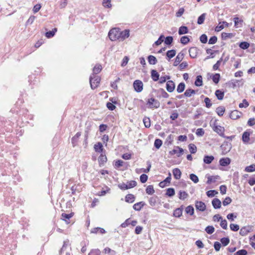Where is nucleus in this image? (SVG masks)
<instances>
[{"mask_svg":"<svg viewBox=\"0 0 255 255\" xmlns=\"http://www.w3.org/2000/svg\"><path fill=\"white\" fill-rule=\"evenodd\" d=\"M120 29L118 28H113L109 32V38L112 41L120 39Z\"/></svg>","mask_w":255,"mask_h":255,"instance_id":"nucleus-1","label":"nucleus"},{"mask_svg":"<svg viewBox=\"0 0 255 255\" xmlns=\"http://www.w3.org/2000/svg\"><path fill=\"white\" fill-rule=\"evenodd\" d=\"M101 81L100 78L94 74L90 76V83L92 89H96L99 85Z\"/></svg>","mask_w":255,"mask_h":255,"instance_id":"nucleus-2","label":"nucleus"},{"mask_svg":"<svg viewBox=\"0 0 255 255\" xmlns=\"http://www.w3.org/2000/svg\"><path fill=\"white\" fill-rule=\"evenodd\" d=\"M146 104L150 109H157L160 107L159 102L153 98L148 99Z\"/></svg>","mask_w":255,"mask_h":255,"instance_id":"nucleus-3","label":"nucleus"},{"mask_svg":"<svg viewBox=\"0 0 255 255\" xmlns=\"http://www.w3.org/2000/svg\"><path fill=\"white\" fill-rule=\"evenodd\" d=\"M213 129L214 131L217 132L219 135L224 136V128L220 126L216 125V121L213 126Z\"/></svg>","mask_w":255,"mask_h":255,"instance_id":"nucleus-4","label":"nucleus"},{"mask_svg":"<svg viewBox=\"0 0 255 255\" xmlns=\"http://www.w3.org/2000/svg\"><path fill=\"white\" fill-rule=\"evenodd\" d=\"M134 90L137 92H140L143 89V83L140 81L136 80L133 84Z\"/></svg>","mask_w":255,"mask_h":255,"instance_id":"nucleus-5","label":"nucleus"},{"mask_svg":"<svg viewBox=\"0 0 255 255\" xmlns=\"http://www.w3.org/2000/svg\"><path fill=\"white\" fill-rule=\"evenodd\" d=\"M183 152V149L182 148L175 146L173 150L169 151V154L171 155L176 154L177 157H180Z\"/></svg>","mask_w":255,"mask_h":255,"instance_id":"nucleus-6","label":"nucleus"},{"mask_svg":"<svg viewBox=\"0 0 255 255\" xmlns=\"http://www.w3.org/2000/svg\"><path fill=\"white\" fill-rule=\"evenodd\" d=\"M195 208L197 210L204 212L206 209V206L204 202L197 201L195 202Z\"/></svg>","mask_w":255,"mask_h":255,"instance_id":"nucleus-7","label":"nucleus"},{"mask_svg":"<svg viewBox=\"0 0 255 255\" xmlns=\"http://www.w3.org/2000/svg\"><path fill=\"white\" fill-rule=\"evenodd\" d=\"M175 88V85L173 81L170 80L167 81L166 83V88L168 92H172L174 90Z\"/></svg>","mask_w":255,"mask_h":255,"instance_id":"nucleus-8","label":"nucleus"},{"mask_svg":"<svg viewBox=\"0 0 255 255\" xmlns=\"http://www.w3.org/2000/svg\"><path fill=\"white\" fill-rule=\"evenodd\" d=\"M252 228L250 226H246L242 228L240 231V234L242 236H246L251 231Z\"/></svg>","mask_w":255,"mask_h":255,"instance_id":"nucleus-9","label":"nucleus"},{"mask_svg":"<svg viewBox=\"0 0 255 255\" xmlns=\"http://www.w3.org/2000/svg\"><path fill=\"white\" fill-rule=\"evenodd\" d=\"M198 49L195 47H191L189 49L190 56L192 58L196 57L198 54Z\"/></svg>","mask_w":255,"mask_h":255,"instance_id":"nucleus-10","label":"nucleus"},{"mask_svg":"<svg viewBox=\"0 0 255 255\" xmlns=\"http://www.w3.org/2000/svg\"><path fill=\"white\" fill-rule=\"evenodd\" d=\"M184 58V54L182 52H180L178 54L175 58V61L174 62V66H177L180 62Z\"/></svg>","mask_w":255,"mask_h":255,"instance_id":"nucleus-11","label":"nucleus"},{"mask_svg":"<svg viewBox=\"0 0 255 255\" xmlns=\"http://www.w3.org/2000/svg\"><path fill=\"white\" fill-rule=\"evenodd\" d=\"M120 39L119 40H124L129 37V31L127 29L122 31L120 30Z\"/></svg>","mask_w":255,"mask_h":255,"instance_id":"nucleus-12","label":"nucleus"},{"mask_svg":"<svg viewBox=\"0 0 255 255\" xmlns=\"http://www.w3.org/2000/svg\"><path fill=\"white\" fill-rule=\"evenodd\" d=\"M250 133L248 131H245L242 135V140L244 143H249L250 141Z\"/></svg>","mask_w":255,"mask_h":255,"instance_id":"nucleus-13","label":"nucleus"},{"mask_svg":"<svg viewBox=\"0 0 255 255\" xmlns=\"http://www.w3.org/2000/svg\"><path fill=\"white\" fill-rule=\"evenodd\" d=\"M221 147L223 150V152L227 153L230 151L231 149V144L226 142L223 144Z\"/></svg>","mask_w":255,"mask_h":255,"instance_id":"nucleus-14","label":"nucleus"},{"mask_svg":"<svg viewBox=\"0 0 255 255\" xmlns=\"http://www.w3.org/2000/svg\"><path fill=\"white\" fill-rule=\"evenodd\" d=\"M231 162V159L229 158H222L220 159V164L223 166H226L230 164Z\"/></svg>","mask_w":255,"mask_h":255,"instance_id":"nucleus-15","label":"nucleus"},{"mask_svg":"<svg viewBox=\"0 0 255 255\" xmlns=\"http://www.w3.org/2000/svg\"><path fill=\"white\" fill-rule=\"evenodd\" d=\"M212 205L215 209H219L221 206V202L218 198H214L212 202Z\"/></svg>","mask_w":255,"mask_h":255,"instance_id":"nucleus-16","label":"nucleus"},{"mask_svg":"<svg viewBox=\"0 0 255 255\" xmlns=\"http://www.w3.org/2000/svg\"><path fill=\"white\" fill-rule=\"evenodd\" d=\"M228 26L229 23L226 21L220 22L219 25L216 27L215 30L216 31H220L224 28V26L228 27Z\"/></svg>","mask_w":255,"mask_h":255,"instance_id":"nucleus-17","label":"nucleus"},{"mask_svg":"<svg viewBox=\"0 0 255 255\" xmlns=\"http://www.w3.org/2000/svg\"><path fill=\"white\" fill-rule=\"evenodd\" d=\"M173 174L176 179H179L181 178V172L179 169L176 168L173 170Z\"/></svg>","mask_w":255,"mask_h":255,"instance_id":"nucleus-18","label":"nucleus"},{"mask_svg":"<svg viewBox=\"0 0 255 255\" xmlns=\"http://www.w3.org/2000/svg\"><path fill=\"white\" fill-rule=\"evenodd\" d=\"M208 180L207 183L210 184L213 182H215L217 180L220 179V177L218 175L216 176H209L208 177Z\"/></svg>","mask_w":255,"mask_h":255,"instance_id":"nucleus-19","label":"nucleus"},{"mask_svg":"<svg viewBox=\"0 0 255 255\" xmlns=\"http://www.w3.org/2000/svg\"><path fill=\"white\" fill-rule=\"evenodd\" d=\"M241 113L237 110L232 111L230 114V118L233 120H236L240 117Z\"/></svg>","mask_w":255,"mask_h":255,"instance_id":"nucleus-20","label":"nucleus"},{"mask_svg":"<svg viewBox=\"0 0 255 255\" xmlns=\"http://www.w3.org/2000/svg\"><path fill=\"white\" fill-rule=\"evenodd\" d=\"M94 149L95 151L98 152H102L103 150V146L102 144L99 142L94 145Z\"/></svg>","mask_w":255,"mask_h":255,"instance_id":"nucleus-21","label":"nucleus"},{"mask_svg":"<svg viewBox=\"0 0 255 255\" xmlns=\"http://www.w3.org/2000/svg\"><path fill=\"white\" fill-rule=\"evenodd\" d=\"M135 200V197L133 194H129L126 195L125 201L128 203H133Z\"/></svg>","mask_w":255,"mask_h":255,"instance_id":"nucleus-22","label":"nucleus"},{"mask_svg":"<svg viewBox=\"0 0 255 255\" xmlns=\"http://www.w3.org/2000/svg\"><path fill=\"white\" fill-rule=\"evenodd\" d=\"M144 205V203L143 202H139L134 204L133 208L135 211H140Z\"/></svg>","mask_w":255,"mask_h":255,"instance_id":"nucleus-23","label":"nucleus"},{"mask_svg":"<svg viewBox=\"0 0 255 255\" xmlns=\"http://www.w3.org/2000/svg\"><path fill=\"white\" fill-rule=\"evenodd\" d=\"M214 159V157L212 155H206L204 156L203 161L206 164H210Z\"/></svg>","mask_w":255,"mask_h":255,"instance_id":"nucleus-24","label":"nucleus"},{"mask_svg":"<svg viewBox=\"0 0 255 255\" xmlns=\"http://www.w3.org/2000/svg\"><path fill=\"white\" fill-rule=\"evenodd\" d=\"M151 76L154 81H157L159 79V74L156 70H152L151 72Z\"/></svg>","mask_w":255,"mask_h":255,"instance_id":"nucleus-25","label":"nucleus"},{"mask_svg":"<svg viewBox=\"0 0 255 255\" xmlns=\"http://www.w3.org/2000/svg\"><path fill=\"white\" fill-rule=\"evenodd\" d=\"M188 32V28L187 26H182L179 28L178 34L179 35H183L186 34Z\"/></svg>","mask_w":255,"mask_h":255,"instance_id":"nucleus-26","label":"nucleus"},{"mask_svg":"<svg viewBox=\"0 0 255 255\" xmlns=\"http://www.w3.org/2000/svg\"><path fill=\"white\" fill-rule=\"evenodd\" d=\"M148 62L151 65H155L157 62L156 57L153 55H149L147 57Z\"/></svg>","mask_w":255,"mask_h":255,"instance_id":"nucleus-27","label":"nucleus"},{"mask_svg":"<svg viewBox=\"0 0 255 255\" xmlns=\"http://www.w3.org/2000/svg\"><path fill=\"white\" fill-rule=\"evenodd\" d=\"M196 92L194 90L191 89H187L184 93V96L187 97H190L192 95L195 94Z\"/></svg>","mask_w":255,"mask_h":255,"instance_id":"nucleus-28","label":"nucleus"},{"mask_svg":"<svg viewBox=\"0 0 255 255\" xmlns=\"http://www.w3.org/2000/svg\"><path fill=\"white\" fill-rule=\"evenodd\" d=\"M182 214V209L178 208L175 209L173 212V216L175 217H180Z\"/></svg>","mask_w":255,"mask_h":255,"instance_id":"nucleus-29","label":"nucleus"},{"mask_svg":"<svg viewBox=\"0 0 255 255\" xmlns=\"http://www.w3.org/2000/svg\"><path fill=\"white\" fill-rule=\"evenodd\" d=\"M215 95L218 100H221L224 98V93L220 90H217L215 92Z\"/></svg>","mask_w":255,"mask_h":255,"instance_id":"nucleus-30","label":"nucleus"},{"mask_svg":"<svg viewBox=\"0 0 255 255\" xmlns=\"http://www.w3.org/2000/svg\"><path fill=\"white\" fill-rule=\"evenodd\" d=\"M107 160V157L105 155L101 154V155L98 158V161L100 165L104 164L105 162H106Z\"/></svg>","mask_w":255,"mask_h":255,"instance_id":"nucleus-31","label":"nucleus"},{"mask_svg":"<svg viewBox=\"0 0 255 255\" xmlns=\"http://www.w3.org/2000/svg\"><path fill=\"white\" fill-rule=\"evenodd\" d=\"M202 84V77L201 75L197 76L195 82V85L197 87H200Z\"/></svg>","mask_w":255,"mask_h":255,"instance_id":"nucleus-32","label":"nucleus"},{"mask_svg":"<svg viewBox=\"0 0 255 255\" xmlns=\"http://www.w3.org/2000/svg\"><path fill=\"white\" fill-rule=\"evenodd\" d=\"M225 111V109L223 106H220L216 109V112L219 116H222Z\"/></svg>","mask_w":255,"mask_h":255,"instance_id":"nucleus-33","label":"nucleus"},{"mask_svg":"<svg viewBox=\"0 0 255 255\" xmlns=\"http://www.w3.org/2000/svg\"><path fill=\"white\" fill-rule=\"evenodd\" d=\"M185 88V85L184 83H180L177 86V92L178 93H181L184 91Z\"/></svg>","mask_w":255,"mask_h":255,"instance_id":"nucleus-34","label":"nucleus"},{"mask_svg":"<svg viewBox=\"0 0 255 255\" xmlns=\"http://www.w3.org/2000/svg\"><path fill=\"white\" fill-rule=\"evenodd\" d=\"M57 28H55L53 29H52V30L47 32L45 33V36L48 38H51L55 35V33L57 31Z\"/></svg>","mask_w":255,"mask_h":255,"instance_id":"nucleus-35","label":"nucleus"},{"mask_svg":"<svg viewBox=\"0 0 255 255\" xmlns=\"http://www.w3.org/2000/svg\"><path fill=\"white\" fill-rule=\"evenodd\" d=\"M185 212L187 214L192 216L194 213V208L191 205L188 206L185 208Z\"/></svg>","mask_w":255,"mask_h":255,"instance_id":"nucleus-36","label":"nucleus"},{"mask_svg":"<svg viewBox=\"0 0 255 255\" xmlns=\"http://www.w3.org/2000/svg\"><path fill=\"white\" fill-rule=\"evenodd\" d=\"M165 195L169 197H172L175 195V190L173 188H169L166 189Z\"/></svg>","mask_w":255,"mask_h":255,"instance_id":"nucleus-37","label":"nucleus"},{"mask_svg":"<svg viewBox=\"0 0 255 255\" xmlns=\"http://www.w3.org/2000/svg\"><path fill=\"white\" fill-rule=\"evenodd\" d=\"M72 216H73L72 213L69 214H67L66 213H62L61 215L62 219L63 220H65L67 223H68V222H67V220H69Z\"/></svg>","mask_w":255,"mask_h":255,"instance_id":"nucleus-38","label":"nucleus"},{"mask_svg":"<svg viewBox=\"0 0 255 255\" xmlns=\"http://www.w3.org/2000/svg\"><path fill=\"white\" fill-rule=\"evenodd\" d=\"M155 191L152 185H148L146 189V193L148 195H152Z\"/></svg>","mask_w":255,"mask_h":255,"instance_id":"nucleus-39","label":"nucleus"},{"mask_svg":"<svg viewBox=\"0 0 255 255\" xmlns=\"http://www.w3.org/2000/svg\"><path fill=\"white\" fill-rule=\"evenodd\" d=\"M102 70V66L101 65H96L93 69V74L95 75L100 73Z\"/></svg>","mask_w":255,"mask_h":255,"instance_id":"nucleus-40","label":"nucleus"},{"mask_svg":"<svg viewBox=\"0 0 255 255\" xmlns=\"http://www.w3.org/2000/svg\"><path fill=\"white\" fill-rule=\"evenodd\" d=\"M176 54V51L175 50H168L166 52V56L169 58L170 59L173 57Z\"/></svg>","mask_w":255,"mask_h":255,"instance_id":"nucleus-41","label":"nucleus"},{"mask_svg":"<svg viewBox=\"0 0 255 255\" xmlns=\"http://www.w3.org/2000/svg\"><path fill=\"white\" fill-rule=\"evenodd\" d=\"M206 17V13L202 14L198 18L197 23L198 24H202L203 23Z\"/></svg>","mask_w":255,"mask_h":255,"instance_id":"nucleus-42","label":"nucleus"},{"mask_svg":"<svg viewBox=\"0 0 255 255\" xmlns=\"http://www.w3.org/2000/svg\"><path fill=\"white\" fill-rule=\"evenodd\" d=\"M164 35H161L159 36L158 39L154 42L153 46H154V45L156 46H158V45H160L163 42V41L164 40Z\"/></svg>","mask_w":255,"mask_h":255,"instance_id":"nucleus-43","label":"nucleus"},{"mask_svg":"<svg viewBox=\"0 0 255 255\" xmlns=\"http://www.w3.org/2000/svg\"><path fill=\"white\" fill-rule=\"evenodd\" d=\"M188 197V194L185 191H180L179 193V198L181 200H184Z\"/></svg>","mask_w":255,"mask_h":255,"instance_id":"nucleus-44","label":"nucleus"},{"mask_svg":"<svg viewBox=\"0 0 255 255\" xmlns=\"http://www.w3.org/2000/svg\"><path fill=\"white\" fill-rule=\"evenodd\" d=\"M234 36L233 34L231 33L223 32L222 33V38L223 39H227V38H231Z\"/></svg>","mask_w":255,"mask_h":255,"instance_id":"nucleus-45","label":"nucleus"},{"mask_svg":"<svg viewBox=\"0 0 255 255\" xmlns=\"http://www.w3.org/2000/svg\"><path fill=\"white\" fill-rule=\"evenodd\" d=\"M245 171L248 172L255 171V164H252L250 166H247L245 168Z\"/></svg>","mask_w":255,"mask_h":255,"instance_id":"nucleus-46","label":"nucleus"},{"mask_svg":"<svg viewBox=\"0 0 255 255\" xmlns=\"http://www.w3.org/2000/svg\"><path fill=\"white\" fill-rule=\"evenodd\" d=\"M189 41L190 39L187 36H183L180 38V42L184 45L187 44Z\"/></svg>","mask_w":255,"mask_h":255,"instance_id":"nucleus-47","label":"nucleus"},{"mask_svg":"<svg viewBox=\"0 0 255 255\" xmlns=\"http://www.w3.org/2000/svg\"><path fill=\"white\" fill-rule=\"evenodd\" d=\"M205 231L208 234H212L215 231V228L212 226H208L205 228Z\"/></svg>","mask_w":255,"mask_h":255,"instance_id":"nucleus-48","label":"nucleus"},{"mask_svg":"<svg viewBox=\"0 0 255 255\" xmlns=\"http://www.w3.org/2000/svg\"><path fill=\"white\" fill-rule=\"evenodd\" d=\"M162 144V141L160 139H156L154 141V146L159 149Z\"/></svg>","mask_w":255,"mask_h":255,"instance_id":"nucleus-49","label":"nucleus"},{"mask_svg":"<svg viewBox=\"0 0 255 255\" xmlns=\"http://www.w3.org/2000/svg\"><path fill=\"white\" fill-rule=\"evenodd\" d=\"M143 124L146 128H149L150 126V120L149 118L144 117L143 119Z\"/></svg>","mask_w":255,"mask_h":255,"instance_id":"nucleus-50","label":"nucleus"},{"mask_svg":"<svg viewBox=\"0 0 255 255\" xmlns=\"http://www.w3.org/2000/svg\"><path fill=\"white\" fill-rule=\"evenodd\" d=\"M239 46L243 49H247L250 46V44L247 42H242L240 43Z\"/></svg>","mask_w":255,"mask_h":255,"instance_id":"nucleus-51","label":"nucleus"},{"mask_svg":"<svg viewBox=\"0 0 255 255\" xmlns=\"http://www.w3.org/2000/svg\"><path fill=\"white\" fill-rule=\"evenodd\" d=\"M220 78V75L219 74H215L212 77V80L215 84H218L219 82Z\"/></svg>","mask_w":255,"mask_h":255,"instance_id":"nucleus-52","label":"nucleus"},{"mask_svg":"<svg viewBox=\"0 0 255 255\" xmlns=\"http://www.w3.org/2000/svg\"><path fill=\"white\" fill-rule=\"evenodd\" d=\"M189 149L191 153H195L197 151V147L195 145L193 144H190L189 145Z\"/></svg>","mask_w":255,"mask_h":255,"instance_id":"nucleus-53","label":"nucleus"},{"mask_svg":"<svg viewBox=\"0 0 255 255\" xmlns=\"http://www.w3.org/2000/svg\"><path fill=\"white\" fill-rule=\"evenodd\" d=\"M104 253L105 254H110V255H115V252L113 250H112L109 248H106L104 250Z\"/></svg>","mask_w":255,"mask_h":255,"instance_id":"nucleus-54","label":"nucleus"},{"mask_svg":"<svg viewBox=\"0 0 255 255\" xmlns=\"http://www.w3.org/2000/svg\"><path fill=\"white\" fill-rule=\"evenodd\" d=\"M220 241L224 246H226L229 244L230 239L229 238H223Z\"/></svg>","mask_w":255,"mask_h":255,"instance_id":"nucleus-55","label":"nucleus"},{"mask_svg":"<svg viewBox=\"0 0 255 255\" xmlns=\"http://www.w3.org/2000/svg\"><path fill=\"white\" fill-rule=\"evenodd\" d=\"M218 193V192L217 191H216V190H209L207 192L206 194H207V195L209 197H214L215 195L217 194Z\"/></svg>","mask_w":255,"mask_h":255,"instance_id":"nucleus-56","label":"nucleus"},{"mask_svg":"<svg viewBox=\"0 0 255 255\" xmlns=\"http://www.w3.org/2000/svg\"><path fill=\"white\" fill-rule=\"evenodd\" d=\"M111 0H103V5L105 7L110 8L112 6Z\"/></svg>","mask_w":255,"mask_h":255,"instance_id":"nucleus-57","label":"nucleus"},{"mask_svg":"<svg viewBox=\"0 0 255 255\" xmlns=\"http://www.w3.org/2000/svg\"><path fill=\"white\" fill-rule=\"evenodd\" d=\"M190 178L193 182L195 183H197L199 181L198 177L194 174H191L190 175Z\"/></svg>","mask_w":255,"mask_h":255,"instance_id":"nucleus-58","label":"nucleus"},{"mask_svg":"<svg viewBox=\"0 0 255 255\" xmlns=\"http://www.w3.org/2000/svg\"><path fill=\"white\" fill-rule=\"evenodd\" d=\"M128 189L135 187L136 185V182L134 180L130 181L127 182Z\"/></svg>","mask_w":255,"mask_h":255,"instance_id":"nucleus-59","label":"nucleus"},{"mask_svg":"<svg viewBox=\"0 0 255 255\" xmlns=\"http://www.w3.org/2000/svg\"><path fill=\"white\" fill-rule=\"evenodd\" d=\"M223 61V58H221L220 59V60H219L216 64H215L214 65H213V69L214 70H217L218 69L222 61Z\"/></svg>","mask_w":255,"mask_h":255,"instance_id":"nucleus-60","label":"nucleus"},{"mask_svg":"<svg viewBox=\"0 0 255 255\" xmlns=\"http://www.w3.org/2000/svg\"><path fill=\"white\" fill-rule=\"evenodd\" d=\"M173 41V37L172 36H167L165 38L164 43L166 45H170Z\"/></svg>","mask_w":255,"mask_h":255,"instance_id":"nucleus-61","label":"nucleus"},{"mask_svg":"<svg viewBox=\"0 0 255 255\" xmlns=\"http://www.w3.org/2000/svg\"><path fill=\"white\" fill-rule=\"evenodd\" d=\"M204 102L206 104V107L208 108H210L212 104L211 102V100L208 97H206L204 99Z\"/></svg>","mask_w":255,"mask_h":255,"instance_id":"nucleus-62","label":"nucleus"},{"mask_svg":"<svg viewBox=\"0 0 255 255\" xmlns=\"http://www.w3.org/2000/svg\"><path fill=\"white\" fill-rule=\"evenodd\" d=\"M230 227L231 230L233 231H238L240 229L239 226L237 224H231Z\"/></svg>","mask_w":255,"mask_h":255,"instance_id":"nucleus-63","label":"nucleus"},{"mask_svg":"<svg viewBox=\"0 0 255 255\" xmlns=\"http://www.w3.org/2000/svg\"><path fill=\"white\" fill-rule=\"evenodd\" d=\"M248 254L247 251L246 250L242 249L238 251L235 253V255H247Z\"/></svg>","mask_w":255,"mask_h":255,"instance_id":"nucleus-64","label":"nucleus"}]
</instances>
